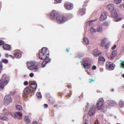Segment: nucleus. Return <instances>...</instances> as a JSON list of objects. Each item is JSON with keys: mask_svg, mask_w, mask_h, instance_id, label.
<instances>
[{"mask_svg": "<svg viewBox=\"0 0 124 124\" xmlns=\"http://www.w3.org/2000/svg\"><path fill=\"white\" fill-rule=\"evenodd\" d=\"M2 111L3 112V114L4 116H7L8 115V112L6 108H4Z\"/></svg>", "mask_w": 124, "mask_h": 124, "instance_id": "obj_26", "label": "nucleus"}, {"mask_svg": "<svg viewBox=\"0 0 124 124\" xmlns=\"http://www.w3.org/2000/svg\"><path fill=\"white\" fill-rule=\"evenodd\" d=\"M90 31L92 33L95 32H96V30L93 28H91L90 29Z\"/></svg>", "mask_w": 124, "mask_h": 124, "instance_id": "obj_33", "label": "nucleus"}, {"mask_svg": "<svg viewBox=\"0 0 124 124\" xmlns=\"http://www.w3.org/2000/svg\"><path fill=\"white\" fill-rule=\"evenodd\" d=\"M104 101L102 98L99 99L97 102L96 107L99 110H101L103 107Z\"/></svg>", "mask_w": 124, "mask_h": 124, "instance_id": "obj_5", "label": "nucleus"}, {"mask_svg": "<svg viewBox=\"0 0 124 124\" xmlns=\"http://www.w3.org/2000/svg\"><path fill=\"white\" fill-rule=\"evenodd\" d=\"M96 67L95 65H93L92 68V69L93 70H94L96 69Z\"/></svg>", "mask_w": 124, "mask_h": 124, "instance_id": "obj_45", "label": "nucleus"}, {"mask_svg": "<svg viewBox=\"0 0 124 124\" xmlns=\"http://www.w3.org/2000/svg\"><path fill=\"white\" fill-rule=\"evenodd\" d=\"M109 46L110 45L108 43L106 45H105L104 46H105V49H108Z\"/></svg>", "mask_w": 124, "mask_h": 124, "instance_id": "obj_36", "label": "nucleus"}, {"mask_svg": "<svg viewBox=\"0 0 124 124\" xmlns=\"http://www.w3.org/2000/svg\"><path fill=\"white\" fill-rule=\"evenodd\" d=\"M95 80L93 79H89V83H91L93 82H94Z\"/></svg>", "mask_w": 124, "mask_h": 124, "instance_id": "obj_49", "label": "nucleus"}, {"mask_svg": "<svg viewBox=\"0 0 124 124\" xmlns=\"http://www.w3.org/2000/svg\"><path fill=\"white\" fill-rule=\"evenodd\" d=\"M13 114H14V113H11V115L13 117H14V115Z\"/></svg>", "mask_w": 124, "mask_h": 124, "instance_id": "obj_59", "label": "nucleus"}, {"mask_svg": "<svg viewBox=\"0 0 124 124\" xmlns=\"http://www.w3.org/2000/svg\"><path fill=\"white\" fill-rule=\"evenodd\" d=\"M32 124H38V123L36 121H35L33 122Z\"/></svg>", "mask_w": 124, "mask_h": 124, "instance_id": "obj_55", "label": "nucleus"}, {"mask_svg": "<svg viewBox=\"0 0 124 124\" xmlns=\"http://www.w3.org/2000/svg\"><path fill=\"white\" fill-rule=\"evenodd\" d=\"M123 28H124V24L123 25Z\"/></svg>", "mask_w": 124, "mask_h": 124, "instance_id": "obj_64", "label": "nucleus"}, {"mask_svg": "<svg viewBox=\"0 0 124 124\" xmlns=\"http://www.w3.org/2000/svg\"><path fill=\"white\" fill-rule=\"evenodd\" d=\"M107 14L105 12H104L101 13V15L100 18V21H103L106 19Z\"/></svg>", "mask_w": 124, "mask_h": 124, "instance_id": "obj_12", "label": "nucleus"}, {"mask_svg": "<svg viewBox=\"0 0 124 124\" xmlns=\"http://www.w3.org/2000/svg\"><path fill=\"white\" fill-rule=\"evenodd\" d=\"M122 0H115L114 2L116 4H118Z\"/></svg>", "mask_w": 124, "mask_h": 124, "instance_id": "obj_37", "label": "nucleus"}, {"mask_svg": "<svg viewBox=\"0 0 124 124\" xmlns=\"http://www.w3.org/2000/svg\"><path fill=\"white\" fill-rule=\"evenodd\" d=\"M4 42L2 40H0V45H1L4 43Z\"/></svg>", "mask_w": 124, "mask_h": 124, "instance_id": "obj_47", "label": "nucleus"}, {"mask_svg": "<svg viewBox=\"0 0 124 124\" xmlns=\"http://www.w3.org/2000/svg\"><path fill=\"white\" fill-rule=\"evenodd\" d=\"M111 15L114 17H117L118 15L116 9L114 10L111 11Z\"/></svg>", "mask_w": 124, "mask_h": 124, "instance_id": "obj_16", "label": "nucleus"}, {"mask_svg": "<svg viewBox=\"0 0 124 124\" xmlns=\"http://www.w3.org/2000/svg\"><path fill=\"white\" fill-rule=\"evenodd\" d=\"M9 56H10L11 57H12V58H13V57L12 56V55H9Z\"/></svg>", "mask_w": 124, "mask_h": 124, "instance_id": "obj_62", "label": "nucleus"}, {"mask_svg": "<svg viewBox=\"0 0 124 124\" xmlns=\"http://www.w3.org/2000/svg\"><path fill=\"white\" fill-rule=\"evenodd\" d=\"M59 15L57 12L54 10L51 13L50 18L52 20L57 19Z\"/></svg>", "mask_w": 124, "mask_h": 124, "instance_id": "obj_7", "label": "nucleus"}, {"mask_svg": "<svg viewBox=\"0 0 124 124\" xmlns=\"http://www.w3.org/2000/svg\"><path fill=\"white\" fill-rule=\"evenodd\" d=\"M2 62L6 64L8 63V60L6 59H2Z\"/></svg>", "mask_w": 124, "mask_h": 124, "instance_id": "obj_32", "label": "nucleus"}, {"mask_svg": "<svg viewBox=\"0 0 124 124\" xmlns=\"http://www.w3.org/2000/svg\"><path fill=\"white\" fill-rule=\"evenodd\" d=\"M99 61L104 62L105 61V59L103 56H100L99 58Z\"/></svg>", "mask_w": 124, "mask_h": 124, "instance_id": "obj_28", "label": "nucleus"}, {"mask_svg": "<svg viewBox=\"0 0 124 124\" xmlns=\"http://www.w3.org/2000/svg\"><path fill=\"white\" fill-rule=\"evenodd\" d=\"M83 62H80L81 64L83 65L85 68H86L87 69H89L92 67L90 60L88 58H85L83 60Z\"/></svg>", "mask_w": 124, "mask_h": 124, "instance_id": "obj_3", "label": "nucleus"}, {"mask_svg": "<svg viewBox=\"0 0 124 124\" xmlns=\"http://www.w3.org/2000/svg\"><path fill=\"white\" fill-rule=\"evenodd\" d=\"M30 86L31 87L32 89H34L35 90L37 87V85L36 83H32L30 84Z\"/></svg>", "mask_w": 124, "mask_h": 124, "instance_id": "obj_19", "label": "nucleus"}, {"mask_svg": "<svg viewBox=\"0 0 124 124\" xmlns=\"http://www.w3.org/2000/svg\"><path fill=\"white\" fill-rule=\"evenodd\" d=\"M122 18H117L114 19V21L116 22H118L121 20Z\"/></svg>", "mask_w": 124, "mask_h": 124, "instance_id": "obj_34", "label": "nucleus"}, {"mask_svg": "<svg viewBox=\"0 0 124 124\" xmlns=\"http://www.w3.org/2000/svg\"><path fill=\"white\" fill-rule=\"evenodd\" d=\"M58 3H60L61 2V0H55Z\"/></svg>", "mask_w": 124, "mask_h": 124, "instance_id": "obj_53", "label": "nucleus"}, {"mask_svg": "<svg viewBox=\"0 0 124 124\" xmlns=\"http://www.w3.org/2000/svg\"><path fill=\"white\" fill-rule=\"evenodd\" d=\"M97 31L98 32L101 33L102 31V28L100 26L98 25V27L96 29Z\"/></svg>", "mask_w": 124, "mask_h": 124, "instance_id": "obj_23", "label": "nucleus"}, {"mask_svg": "<svg viewBox=\"0 0 124 124\" xmlns=\"http://www.w3.org/2000/svg\"><path fill=\"white\" fill-rule=\"evenodd\" d=\"M17 115L20 117H21L22 116V113L21 112H17Z\"/></svg>", "mask_w": 124, "mask_h": 124, "instance_id": "obj_38", "label": "nucleus"}, {"mask_svg": "<svg viewBox=\"0 0 124 124\" xmlns=\"http://www.w3.org/2000/svg\"><path fill=\"white\" fill-rule=\"evenodd\" d=\"M9 56H10L11 57H12V58H13V57L12 56V55H9Z\"/></svg>", "mask_w": 124, "mask_h": 124, "instance_id": "obj_63", "label": "nucleus"}, {"mask_svg": "<svg viewBox=\"0 0 124 124\" xmlns=\"http://www.w3.org/2000/svg\"><path fill=\"white\" fill-rule=\"evenodd\" d=\"M83 43L85 44L88 45L89 44L88 39L86 37H84L83 39Z\"/></svg>", "mask_w": 124, "mask_h": 124, "instance_id": "obj_20", "label": "nucleus"}, {"mask_svg": "<svg viewBox=\"0 0 124 124\" xmlns=\"http://www.w3.org/2000/svg\"><path fill=\"white\" fill-rule=\"evenodd\" d=\"M97 19L96 18L95 19L90 21L87 22L86 23V24L87 25H92V22L95 21L97 20Z\"/></svg>", "mask_w": 124, "mask_h": 124, "instance_id": "obj_24", "label": "nucleus"}, {"mask_svg": "<svg viewBox=\"0 0 124 124\" xmlns=\"http://www.w3.org/2000/svg\"><path fill=\"white\" fill-rule=\"evenodd\" d=\"M114 56H113L112 55V56H111L110 57H109V59H111V60H113L114 58Z\"/></svg>", "mask_w": 124, "mask_h": 124, "instance_id": "obj_48", "label": "nucleus"}, {"mask_svg": "<svg viewBox=\"0 0 124 124\" xmlns=\"http://www.w3.org/2000/svg\"><path fill=\"white\" fill-rule=\"evenodd\" d=\"M64 6L65 8L67 10H71L73 8L72 4L69 3H65Z\"/></svg>", "mask_w": 124, "mask_h": 124, "instance_id": "obj_11", "label": "nucleus"}, {"mask_svg": "<svg viewBox=\"0 0 124 124\" xmlns=\"http://www.w3.org/2000/svg\"><path fill=\"white\" fill-rule=\"evenodd\" d=\"M108 39L107 38H104L101 41V46L102 47L104 46L106 43L108 42Z\"/></svg>", "mask_w": 124, "mask_h": 124, "instance_id": "obj_13", "label": "nucleus"}, {"mask_svg": "<svg viewBox=\"0 0 124 124\" xmlns=\"http://www.w3.org/2000/svg\"><path fill=\"white\" fill-rule=\"evenodd\" d=\"M107 9L110 11H112L114 9V5L112 4H108L107 7Z\"/></svg>", "mask_w": 124, "mask_h": 124, "instance_id": "obj_15", "label": "nucleus"}, {"mask_svg": "<svg viewBox=\"0 0 124 124\" xmlns=\"http://www.w3.org/2000/svg\"><path fill=\"white\" fill-rule=\"evenodd\" d=\"M70 49V48H68V49H66V51H67L68 52H69V49Z\"/></svg>", "mask_w": 124, "mask_h": 124, "instance_id": "obj_58", "label": "nucleus"}, {"mask_svg": "<svg viewBox=\"0 0 124 124\" xmlns=\"http://www.w3.org/2000/svg\"><path fill=\"white\" fill-rule=\"evenodd\" d=\"M9 80L8 76L5 74L3 75L0 80V88L3 89L4 86L7 84Z\"/></svg>", "mask_w": 124, "mask_h": 124, "instance_id": "obj_2", "label": "nucleus"}, {"mask_svg": "<svg viewBox=\"0 0 124 124\" xmlns=\"http://www.w3.org/2000/svg\"><path fill=\"white\" fill-rule=\"evenodd\" d=\"M108 103V105L110 106H114L116 104L115 101H109Z\"/></svg>", "mask_w": 124, "mask_h": 124, "instance_id": "obj_21", "label": "nucleus"}, {"mask_svg": "<svg viewBox=\"0 0 124 124\" xmlns=\"http://www.w3.org/2000/svg\"><path fill=\"white\" fill-rule=\"evenodd\" d=\"M89 105H90L89 104V103H87V105H86V108H85V110H87L88 109V108L89 106Z\"/></svg>", "mask_w": 124, "mask_h": 124, "instance_id": "obj_44", "label": "nucleus"}, {"mask_svg": "<svg viewBox=\"0 0 124 124\" xmlns=\"http://www.w3.org/2000/svg\"><path fill=\"white\" fill-rule=\"evenodd\" d=\"M37 95L38 99H40L42 97V96L41 94V93L40 92L37 93L36 94Z\"/></svg>", "mask_w": 124, "mask_h": 124, "instance_id": "obj_30", "label": "nucleus"}, {"mask_svg": "<svg viewBox=\"0 0 124 124\" xmlns=\"http://www.w3.org/2000/svg\"><path fill=\"white\" fill-rule=\"evenodd\" d=\"M4 101L5 104L8 105L12 101L11 96L10 95H7L5 96L4 98Z\"/></svg>", "mask_w": 124, "mask_h": 124, "instance_id": "obj_8", "label": "nucleus"}, {"mask_svg": "<svg viewBox=\"0 0 124 124\" xmlns=\"http://www.w3.org/2000/svg\"><path fill=\"white\" fill-rule=\"evenodd\" d=\"M106 67L109 70H114L115 67V64L112 62H107L106 63Z\"/></svg>", "mask_w": 124, "mask_h": 124, "instance_id": "obj_9", "label": "nucleus"}, {"mask_svg": "<svg viewBox=\"0 0 124 124\" xmlns=\"http://www.w3.org/2000/svg\"><path fill=\"white\" fill-rule=\"evenodd\" d=\"M120 61L121 62L120 63V66L121 68H124V60H121Z\"/></svg>", "mask_w": 124, "mask_h": 124, "instance_id": "obj_29", "label": "nucleus"}, {"mask_svg": "<svg viewBox=\"0 0 124 124\" xmlns=\"http://www.w3.org/2000/svg\"><path fill=\"white\" fill-rule=\"evenodd\" d=\"M49 52L48 49L46 47L42 48L41 52L39 54V57L40 59L44 60L41 65L42 67L44 68L48 62H49L51 59L49 58Z\"/></svg>", "mask_w": 124, "mask_h": 124, "instance_id": "obj_1", "label": "nucleus"}, {"mask_svg": "<svg viewBox=\"0 0 124 124\" xmlns=\"http://www.w3.org/2000/svg\"><path fill=\"white\" fill-rule=\"evenodd\" d=\"M68 20L65 17L62 15L59 16L56 19L57 22L59 23H62Z\"/></svg>", "mask_w": 124, "mask_h": 124, "instance_id": "obj_6", "label": "nucleus"}, {"mask_svg": "<svg viewBox=\"0 0 124 124\" xmlns=\"http://www.w3.org/2000/svg\"><path fill=\"white\" fill-rule=\"evenodd\" d=\"M8 54H5L6 57H8Z\"/></svg>", "mask_w": 124, "mask_h": 124, "instance_id": "obj_57", "label": "nucleus"}, {"mask_svg": "<svg viewBox=\"0 0 124 124\" xmlns=\"http://www.w3.org/2000/svg\"><path fill=\"white\" fill-rule=\"evenodd\" d=\"M120 7L122 10L124 11V5L121 4L120 5Z\"/></svg>", "mask_w": 124, "mask_h": 124, "instance_id": "obj_43", "label": "nucleus"}, {"mask_svg": "<svg viewBox=\"0 0 124 124\" xmlns=\"http://www.w3.org/2000/svg\"><path fill=\"white\" fill-rule=\"evenodd\" d=\"M116 53H117L116 51H114L112 52V54L113 56H115L116 55Z\"/></svg>", "mask_w": 124, "mask_h": 124, "instance_id": "obj_40", "label": "nucleus"}, {"mask_svg": "<svg viewBox=\"0 0 124 124\" xmlns=\"http://www.w3.org/2000/svg\"><path fill=\"white\" fill-rule=\"evenodd\" d=\"M30 89L28 88H25L23 90L24 93L26 95L30 93Z\"/></svg>", "mask_w": 124, "mask_h": 124, "instance_id": "obj_18", "label": "nucleus"}, {"mask_svg": "<svg viewBox=\"0 0 124 124\" xmlns=\"http://www.w3.org/2000/svg\"><path fill=\"white\" fill-rule=\"evenodd\" d=\"M15 57L17 58H20L22 56L21 54L19 53H17L14 54Z\"/></svg>", "mask_w": 124, "mask_h": 124, "instance_id": "obj_25", "label": "nucleus"}, {"mask_svg": "<svg viewBox=\"0 0 124 124\" xmlns=\"http://www.w3.org/2000/svg\"><path fill=\"white\" fill-rule=\"evenodd\" d=\"M28 84V82L27 81H25L24 83V85H27Z\"/></svg>", "mask_w": 124, "mask_h": 124, "instance_id": "obj_46", "label": "nucleus"}, {"mask_svg": "<svg viewBox=\"0 0 124 124\" xmlns=\"http://www.w3.org/2000/svg\"><path fill=\"white\" fill-rule=\"evenodd\" d=\"M93 53L94 55L96 57L98 56L101 54L100 52L97 49H96L94 50Z\"/></svg>", "mask_w": 124, "mask_h": 124, "instance_id": "obj_17", "label": "nucleus"}, {"mask_svg": "<svg viewBox=\"0 0 124 124\" xmlns=\"http://www.w3.org/2000/svg\"><path fill=\"white\" fill-rule=\"evenodd\" d=\"M28 68L30 70H37L38 69L37 64L36 62H28L26 63Z\"/></svg>", "mask_w": 124, "mask_h": 124, "instance_id": "obj_4", "label": "nucleus"}, {"mask_svg": "<svg viewBox=\"0 0 124 124\" xmlns=\"http://www.w3.org/2000/svg\"><path fill=\"white\" fill-rule=\"evenodd\" d=\"M24 121H25L26 123L27 124H28L30 122V119H29L28 116H26L25 117Z\"/></svg>", "mask_w": 124, "mask_h": 124, "instance_id": "obj_27", "label": "nucleus"}, {"mask_svg": "<svg viewBox=\"0 0 124 124\" xmlns=\"http://www.w3.org/2000/svg\"><path fill=\"white\" fill-rule=\"evenodd\" d=\"M44 106L45 108H47L48 107V105L47 104H45L44 105Z\"/></svg>", "mask_w": 124, "mask_h": 124, "instance_id": "obj_54", "label": "nucleus"}, {"mask_svg": "<svg viewBox=\"0 0 124 124\" xmlns=\"http://www.w3.org/2000/svg\"><path fill=\"white\" fill-rule=\"evenodd\" d=\"M13 114L14 115L13 117L14 118H17V115L15 113H14V114Z\"/></svg>", "mask_w": 124, "mask_h": 124, "instance_id": "obj_51", "label": "nucleus"}, {"mask_svg": "<svg viewBox=\"0 0 124 124\" xmlns=\"http://www.w3.org/2000/svg\"><path fill=\"white\" fill-rule=\"evenodd\" d=\"M116 45H114L112 47V50H114V49H115L116 47Z\"/></svg>", "mask_w": 124, "mask_h": 124, "instance_id": "obj_52", "label": "nucleus"}, {"mask_svg": "<svg viewBox=\"0 0 124 124\" xmlns=\"http://www.w3.org/2000/svg\"><path fill=\"white\" fill-rule=\"evenodd\" d=\"M114 89H112V90H111V91L113 92L114 91Z\"/></svg>", "mask_w": 124, "mask_h": 124, "instance_id": "obj_60", "label": "nucleus"}, {"mask_svg": "<svg viewBox=\"0 0 124 124\" xmlns=\"http://www.w3.org/2000/svg\"><path fill=\"white\" fill-rule=\"evenodd\" d=\"M3 49L5 50L10 51V46L8 44H4L3 46Z\"/></svg>", "mask_w": 124, "mask_h": 124, "instance_id": "obj_14", "label": "nucleus"}, {"mask_svg": "<svg viewBox=\"0 0 124 124\" xmlns=\"http://www.w3.org/2000/svg\"><path fill=\"white\" fill-rule=\"evenodd\" d=\"M3 66L2 64V62H0V73L1 72V71L2 70V69L3 68Z\"/></svg>", "mask_w": 124, "mask_h": 124, "instance_id": "obj_41", "label": "nucleus"}, {"mask_svg": "<svg viewBox=\"0 0 124 124\" xmlns=\"http://www.w3.org/2000/svg\"><path fill=\"white\" fill-rule=\"evenodd\" d=\"M68 17L69 18H70L73 17V15L72 14L69 13L68 14Z\"/></svg>", "mask_w": 124, "mask_h": 124, "instance_id": "obj_39", "label": "nucleus"}, {"mask_svg": "<svg viewBox=\"0 0 124 124\" xmlns=\"http://www.w3.org/2000/svg\"><path fill=\"white\" fill-rule=\"evenodd\" d=\"M102 25L103 26H107L108 25V23L107 22H104L102 23Z\"/></svg>", "mask_w": 124, "mask_h": 124, "instance_id": "obj_35", "label": "nucleus"}, {"mask_svg": "<svg viewBox=\"0 0 124 124\" xmlns=\"http://www.w3.org/2000/svg\"><path fill=\"white\" fill-rule=\"evenodd\" d=\"M2 119L3 120L6 121H8V118L5 117H2Z\"/></svg>", "mask_w": 124, "mask_h": 124, "instance_id": "obj_42", "label": "nucleus"}, {"mask_svg": "<svg viewBox=\"0 0 124 124\" xmlns=\"http://www.w3.org/2000/svg\"><path fill=\"white\" fill-rule=\"evenodd\" d=\"M85 8L81 9L79 10V14L81 16L83 15L85 13Z\"/></svg>", "mask_w": 124, "mask_h": 124, "instance_id": "obj_22", "label": "nucleus"}, {"mask_svg": "<svg viewBox=\"0 0 124 124\" xmlns=\"http://www.w3.org/2000/svg\"><path fill=\"white\" fill-rule=\"evenodd\" d=\"M122 77L124 78V74H123L122 75Z\"/></svg>", "mask_w": 124, "mask_h": 124, "instance_id": "obj_61", "label": "nucleus"}, {"mask_svg": "<svg viewBox=\"0 0 124 124\" xmlns=\"http://www.w3.org/2000/svg\"><path fill=\"white\" fill-rule=\"evenodd\" d=\"M29 76L30 77H32L34 76V74L33 73H31L30 74Z\"/></svg>", "mask_w": 124, "mask_h": 124, "instance_id": "obj_50", "label": "nucleus"}, {"mask_svg": "<svg viewBox=\"0 0 124 124\" xmlns=\"http://www.w3.org/2000/svg\"><path fill=\"white\" fill-rule=\"evenodd\" d=\"M16 107L17 109L18 110L20 111L22 110V107L21 106L19 105H17L16 106Z\"/></svg>", "mask_w": 124, "mask_h": 124, "instance_id": "obj_31", "label": "nucleus"}, {"mask_svg": "<svg viewBox=\"0 0 124 124\" xmlns=\"http://www.w3.org/2000/svg\"><path fill=\"white\" fill-rule=\"evenodd\" d=\"M96 108L95 106L93 105V107L91 108L88 112V115L90 116H92L95 113L96 111Z\"/></svg>", "mask_w": 124, "mask_h": 124, "instance_id": "obj_10", "label": "nucleus"}, {"mask_svg": "<svg viewBox=\"0 0 124 124\" xmlns=\"http://www.w3.org/2000/svg\"><path fill=\"white\" fill-rule=\"evenodd\" d=\"M87 71H88V70H86L85 71L86 72H87V74H88V75H90V73L89 72H87Z\"/></svg>", "mask_w": 124, "mask_h": 124, "instance_id": "obj_56", "label": "nucleus"}]
</instances>
